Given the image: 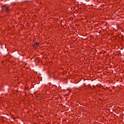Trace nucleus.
<instances>
[{
  "mask_svg": "<svg viewBox=\"0 0 124 124\" xmlns=\"http://www.w3.org/2000/svg\"><path fill=\"white\" fill-rule=\"evenodd\" d=\"M38 45H39V43L36 42L33 45V47L34 48H36L37 47H38Z\"/></svg>",
  "mask_w": 124,
  "mask_h": 124,
  "instance_id": "1",
  "label": "nucleus"
},
{
  "mask_svg": "<svg viewBox=\"0 0 124 124\" xmlns=\"http://www.w3.org/2000/svg\"><path fill=\"white\" fill-rule=\"evenodd\" d=\"M69 93H70L71 92H70V91H69Z\"/></svg>",
  "mask_w": 124,
  "mask_h": 124,
  "instance_id": "2",
  "label": "nucleus"
},
{
  "mask_svg": "<svg viewBox=\"0 0 124 124\" xmlns=\"http://www.w3.org/2000/svg\"><path fill=\"white\" fill-rule=\"evenodd\" d=\"M7 10H8V9H7L6 10V11H7Z\"/></svg>",
  "mask_w": 124,
  "mask_h": 124,
  "instance_id": "3",
  "label": "nucleus"
}]
</instances>
